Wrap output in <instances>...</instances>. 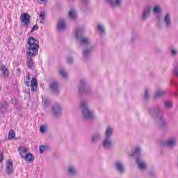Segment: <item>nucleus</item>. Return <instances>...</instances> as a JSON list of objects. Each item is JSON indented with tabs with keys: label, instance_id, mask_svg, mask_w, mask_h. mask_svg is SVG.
Listing matches in <instances>:
<instances>
[{
	"label": "nucleus",
	"instance_id": "72a5a7b5",
	"mask_svg": "<svg viewBox=\"0 0 178 178\" xmlns=\"http://www.w3.org/2000/svg\"><path fill=\"white\" fill-rule=\"evenodd\" d=\"M40 133H45L47 131V125H42L40 128Z\"/></svg>",
	"mask_w": 178,
	"mask_h": 178
},
{
	"label": "nucleus",
	"instance_id": "f8f14e48",
	"mask_svg": "<svg viewBox=\"0 0 178 178\" xmlns=\"http://www.w3.org/2000/svg\"><path fill=\"white\" fill-rule=\"evenodd\" d=\"M50 88L54 94H59L58 84L57 82H53L50 84Z\"/></svg>",
	"mask_w": 178,
	"mask_h": 178
},
{
	"label": "nucleus",
	"instance_id": "ddd939ff",
	"mask_svg": "<svg viewBox=\"0 0 178 178\" xmlns=\"http://www.w3.org/2000/svg\"><path fill=\"white\" fill-rule=\"evenodd\" d=\"M24 159H25L26 162H28L29 163H31V162L34 161V159H35V157L33 154L28 153L24 156Z\"/></svg>",
	"mask_w": 178,
	"mask_h": 178
},
{
	"label": "nucleus",
	"instance_id": "423d86ee",
	"mask_svg": "<svg viewBox=\"0 0 178 178\" xmlns=\"http://www.w3.org/2000/svg\"><path fill=\"white\" fill-rule=\"evenodd\" d=\"M83 33H84V28H78L76 31L75 35L76 38H80V43L82 45L90 47V39L87 38H83Z\"/></svg>",
	"mask_w": 178,
	"mask_h": 178
},
{
	"label": "nucleus",
	"instance_id": "58836bf2",
	"mask_svg": "<svg viewBox=\"0 0 178 178\" xmlns=\"http://www.w3.org/2000/svg\"><path fill=\"white\" fill-rule=\"evenodd\" d=\"M67 63H69L70 65L71 63H73V58H72V57H68V58H67Z\"/></svg>",
	"mask_w": 178,
	"mask_h": 178
},
{
	"label": "nucleus",
	"instance_id": "2f4dec72",
	"mask_svg": "<svg viewBox=\"0 0 178 178\" xmlns=\"http://www.w3.org/2000/svg\"><path fill=\"white\" fill-rule=\"evenodd\" d=\"M42 104L44 108H47V106L49 105V100H48V99H43Z\"/></svg>",
	"mask_w": 178,
	"mask_h": 178
},
{
	"label": "nucleus",
	"instance_id": "6ab92c4d",
	"mask_svg": "<svg viewBox=\"0 0 178 178\" xmlns=\"http://www.w3.org/2000/svg\"><path fill=\"white\" fill-rule=\"evenodd\" d=\"M106 2H108L110 3L111 6H119L120 5V3L122 2V0H116L115 1H113V0H106Z\"/></svg>",
	"mask_w": 178,
	"mask_h": 178
},
{
	"label": "nucleus",
	"instance_id": "b1692460",
	"mask_svg": "<svg viewBox=\"0 0 178 178\" xmlns=\"http://www.w3.org/2000/svg\"><path fill=\"white\" fill-rule=\"evenodd\" d=\"M97 30L100 33L101 35H104V34H105V28H104L102 24H99L97 26Z\"/></svg>",
	"mask_w": 178,
	"mask_h": 178
},
{
	"label": "nucleus",
	"instance_id": "393cba45",
	"mask_svg": "<svg viewBox=\"0 0 178 178\" xmlns=\"http://www.w3.org/2000/svg\"><path fill=\"white\" fill-rule=\"evenodd\" d=\"M164 22L168 27L170 26V15L167 14L164 17Z\"/></svg>",
	"mask_w": 178,
	"mask_h": 178
},
{
	"label": "nucleus",
	"instance_id": "a211bd4d",
	"mask_svg": "<svg viewBox=\"0 0 178 178\" xmlns=\"http://www.w3.org/2000/svg\"><path fill=\"white\" fill-rule=\"evenodd\" d=\"M149 12H151V6H147L143 12V19L144 20H145V19L148 17V16L149 15Z\"/></svg>",
	"mask_w": 178,
	"mask_h": 178
},
{
	"label": "nucleus",
	"instance_id": "c756f323",
	"mask_svg": "<svg viewBox=\"0 0 178 178\" xmlns=\"http://www.w3.org/2000/svg\"><path fill=\"white\" fill-rule=\"evenodd\" d=\"M44 17H45V13L44 11H41L40 15V19H41L40 23L44 24V22H45V19H44Z\"/></svg>",
	"mask_w": 178,
	"mask_h": 178
},
{
	"label": "nucleus",
	"instance_id": "f03ea898",
	"mask_svg": "<svg viewBox=\"0 0 178 178\" xmlns=\"http://www.w3.org/2000/svg\"><path fill=\"white\" fill-rule=\"evenodd\" d=\"M79 108L81 109L82 114L85 119H94V112L91 111L90 108H88V104L86 100L81 102Z\"/></svg>",
	"mask_w": 178,
	"mask_h": 178
},
{
	"label": "nucleus",
	"instance_id": "de8ad7c7",
	"mask_svg": "<svg viewBox=\"0 0 178 178\" xmlns=\"http://www.w3.org/2000/svg\"><path fill=\"white\" fill-rule=\"evenodd\" d=\"M40 2H47V0H40Z\"/></svg>",
	"mask_w": 178,
	"mask_h": 178
},
{
	"label": "nucleus",
	"instance_id": "412c9836",
	"mask_svg": "<svg viewBox=\"0 0 178 178\" xmlns=\"http://www.w3.org/2000/svg\"><path fill=\"white\" fill-rule=\"evenodd\" d=\"M99 138H101V135L99 133H95L92 138V143H97Z\"/></svg>",
	"mask_w": 178,
	"mask_h": 178
},
{
	"label": "nucleus",
	"instance_id": "79ce46f5",
	"mask_svg": "<svg viewBox=\"0 0 178 178\" xmlns=\"http://www.w3.org/2000/svg\"><path fill=\"white\" fill-rule=\"evenodd\" d=\"M21 73H22V72L20 71V69H17V72H16L17 76H20Z\"/></svg>",
	"mask_w": 178,
	"mask_h": 178
},
{
	"label": "nucleus",
	"instance_id": "c85d7f7f",
	"mask_svg": "<svg viewBox=\"0 0 178 178\" xmlns=\"http://www.w3.org/2000/svg\"><path fill=\"white\" fill-rule=\"evenodd\" d=\"M60 74L62 76V77H64V79L67 78V72H66V71L63 68L60 70Z\"/></svg>",
	"mask_w": 178,
	"mask_h": 178
},
{
	"label": "nucleus",
	"instance_id": "4be33fe9",
	"mask_svg": "<svg viewBox=\"0 0 178 178\" xmlns=\"http://www.w3.org/2000/svg\"><path fill=\"white\" fill-rule=\"evenodd\" d=\"M90 54H91V48L85 49L83 51V58H88V56H90Z\"/></svg>",
	"mask_w": 178,
	"mask_h": 178
},
{
	"label": "nucleus",
	"instance_id": "9b49d317",
	"mask_svg": "<svg viewBox=\"0 0 178 178\" xmlns=\"http://www.w3.org/2000/svg\"><path fill=\"white\" fill-rule=\"evenodd\" d=\"M65 29H66V22H65V19H60L57 24V30L58 31H62L65 30Z\"/></svg>",
	"mask_w": 178,
	"mask_h": 178
},
{
	"label": "nucleus",
	"instance_id": "c9c22d12",
	"mask_svg": "<svg viewBox=\"0 0 178 178\" xmlns=\"http://www.w3.org/2000/svg\"><path fill=\"white\" fill-rule=\"evenodd\" d=\"M45 146L42 145L39 147V151L40 154H42V152H44V151L45 150Z\"/></svg>",
	"mask_w": 178,
	"mask_h": 178
},
{
	"label": "nucleus",
	"instance_id": "aec40b11",
	"mask_svg": "<svg viewBox=\"0 0 178 178\" xmlns=\"http://www.w3.org/2000/svg\"><path fill=\"white\" fill-rule=\"evenodd\" d=\"M165 145H166V147H175V145H176V140L175 139H171L170 140H168L167 142L165 143Z\"/></svg>",
	"mask_w": 178,
	"mask_h": 178
},
{
	"label": "nucleus",
	"instance_id": "f257e3e1",
	"mask_svg": "<svg viewBox=\"0 0 178 178\" xmlns=\"http://www.w3.org/2000/svg\"><path fill=\"white\" fill-rule=\"evenodd\" d=\"M28 47L26 48L27 62L26 66L29 69H34V61L33 56L38 55V48H40L38 40L34 38H29L27 40Z\"/></svg>",
	"mask_w": 178,
	"mask_h": 178
},
{
	"label": "nucleus",
	"instance_id": "f3484780",
	"mask_svg": "<svg viewBox=\"0 0 178 178\" xmlns=\"http://www.w3.org/2000/svg\"><path fill=\"white\" fill-rule=\"evenodd\" d=\"M9 106V103L7 102H3V103H0V112H5L6 109H8V106Z\"/></svg>",
	"mask_w": 178,
	"mask_h": 178
},
{
	"label": "nucleus",
	"instance_id": "c03bdc74",
	"mask_svg": "<svg viewBox=\"0 0 178 178\" xmlns=\"http://www.w3.org/2000/svg\"><path fill=\"white\" fill-rule=\"evenodd\" d=\"M20 19H21L22 23H23V13H21Z\"/></svg>",
	"mask_w": 178,
	"mask_h": 178
},
{
	"label": "nucleus",
	"instance_id": "9d476101",
	"mask_svg": "<svg viewBox=\"0 0 178 178\" xmlns=\"http://www.w3.org/2000/svg\"><path fill=\"white\" fill-rule=\"evenodd\" d=\"M13 161L8 159L6 163V172L8 175H12L13 173Z\"/></svg>",
	"mask_w": 178,
	"mask_h": 178
},
{
	"label": "nucleus",
	"instance_id": "49530a36",
	"mask_svg": "<svg viewBox=\"0 0 178 178\" xmlns=\"http://www.w3.org/2000/svg\"><path fill=\"white\" fill-rule=\"evenodd\" d=\"M23 152L24 153V152H27V150L26 149V148H23Z\"/></svg>",
	"mask_w": 178,
	"mask_h": 178
},
{
	"label": "nucleus",
	"instance_id": "bb28decb",
	"mask_svg": "<svg viewBox=\"0 0 178 178\" xmlns=\"http://www.w3.org/2000/svg\"><path fill=\"white\" fill-rule=\"evenodd\" d=\"M165 91H162V90H159L157 92H156L155 95H154V98H159V97H162L163 95H165Z\"/></svg>",
	"mask_w": 178,
	"mask_h": 178
},
{
	"label": "nucleus",
	"instance_id": "39448f33",
	"mask_svg": "<svg viewBox=\"0 0 178 178\" xmlns=\"http://www.w3.org/2000/svg\"><path fill=\"white\" fill-rule=\"evenodd\" d=\"M149 112L153 118L159 120L161 126H165L166 124V122L163 120V114L159 111V108H152Z\"/></svg>",
	"mask_w": 178,
	"mask_h": 178
},
{
	"label": "nucleus",
	"instance_id": "5701e85b",
	"mask_svg": "<svg viewBox=\"0 0 178 178\" xmlns=\"http://www.w3.org/2000/svg\"><path fill=\"white\" fill-rule=\"evenodd\" d=\"M173 73H174L175 76L178 77V60H176L174 64Z\"/></svg>",
	"mask_w": 178,
	"mask_h": 178
},
{
	"label": "nucleus",
	"instance_id": "7c9ffc66",
	"mask_svg": "<svg viewBox=\"0 0 178 178\" xmlns=\"http://www.w3.org/2000/svg\"><path fill=\"white\" fill-rule=\"evenodd\" d=\"M69 173H70V175H76L77 171L76 170L75 168L72 167L69 168Z\"/></svg>",
	"mask_w": 178,
	"mask_h": 178
},
{
	"label": "nucleus",
	"instance_id": "dca6fc26",
	"mask_svg": "<svg viewBox=\"0 0 178 178\" xmlns=\"http://www.w3.org/2000/svg\"><path fill=\"white\" fill-rule=\"evenodd\" d=\"M116 169L120 173H123L124 172V167L123 166V164L120 161H117L115 163Z\"/></svg>",
	"mask_w": 178,
	"mask_h": 178
},
{
	"label": "nucleus",
	"instance_id": "6e6552de",
	"mask_svg": "<svg viewBox=\"0 0 178 178\" xmlns=\"http://www.w3.org/2000/svg\"><path fill=\"white\" fill-rule=\"evenodd\" d=\"M31 22V16L26 13H23V26L29 29L30 27V23Z\"/></svg>",
	"mask_w": 178,
	"mask_h": 178
},
{
	"label": "nucleus",
	"instance_id": "0eeeda50",
	"mask_svg": "<svg viewBox=\"0 0 178 178\" xmlns=\"http://www.w3.org/2000/svg\"><path fill=\"white\" fill-rule=\"evenodd\" d=\"M31 79L30 74H27L25 84L27 86V87H31V91H36L37 88H38V81H37V79L35 78H32V80L30 81Z\"/></svg>",
	"mask_w": 178,
	"mask_h": 178
},
{
	"label": "nucleus",
	"instance_id": "f704fd0d",
	"mask_svg": "<svg viewBox=\"0 0 178 178\" xmlns=\"http://www.w3.org/2000/svg\"><path fill=\"white\" fill-rule=\"evenodd\" d=\"M165 108H172V103L170 102H165Z\"/></svg>",
	"mask_w": 178,
	"mask_h": 178
},
{
	"label": "nucleus",
	"instance_id": "473e14b6",
	"mask_svg": "<svg viewBox=\"0 0 178 178\" xmlns=\"http://www.w3.org/2000/svg\"><path fill=\"white\" fill-rule=\"evenodd\" d=\"M18 152L21 156V158H23V146H19L18 148Z\"/></svg>",
	"mask_w": 178,
	"mask_h": 178
},
{
	"label": "nucleus",
	"instance_id": "a19ab883",
	"mask_svg": "<svg viewBox=\"0 0 178 178\" xmlns=\"http://www.w3.org/2000/svg\"><path fill=\"white\" fill-rule=\"evenodd\" d=\"M2 162H3V155L2 151H0V163H2Z\"/></svg>",
	"mask_w": 178,
	"mask_h": 178
},
{
	"label": "nucleus",
	"instance_id": "e433bc0d",
	"mask_svg": "<svg viewBox=\"0 0 178 178\" xmlns=\"http://www.w3.org/2000/svg\"><path fill=\"white\" fill-rule=\"evenodd\" d=\"M159 10H161L159 9V6H156L154 7V13H159Z\"/></svg>",
	"mask_w": 178,
	"mask_h": 178
},
{
	"label": "nucleus",
	"instance_id": "4468645a",
	"mask_svg": "<svg viewBox=\"0 0 178 178\" xmlns=\"http://www.w3.org/2000/svg\"><path fill=\"white\" fill-rule=\"evenodd\" d=\"M54 115H60L62 113V107L59 104H56L52 107Z\"/></svg>",
	"mask_w": 178,
	"mask_h": 178
},
{
	"label": "nucleus",
	"instance_id": "09e8293b",
	"mask_svg": "<svg viewBox=\"0 0 178 178\" xmlns=\"http://www.w3.org/2000/svg\"><path fill=\"white\" fill-rule=\"evenodd\" d=\"M157 19L159 20V16L157 15Z\"/></svg>",
	"mask_w": 178,
	"mask_h": 178
},
{
	"label": "nucleus",
	"instance_id": "37998d69",
	"mask_svg": "<svg viewBox=\"0 0 178 178\" xmlns=\"http://www.w3.org/2000/svg\"><path fill=\"white\" fill-rule=\"evenodd\" d=\"M171 53H172V55H176V54H177V51H176V50L175 49H172L171 50Z\"/></svg>",
	"mask_w": 178,
	"mask_h": 178
},
{
	"label": "nucleus",
	"instance_id": "cd10ccee",
	"mask_svg": "<svg viewBox=\"0 0 178 178\" xmlns=\"http://www.w3.org/2000/svg\"><path fill=\"white\" fill-rule=\"evenodd\" d=\"M16 136L15 131L11 130L8 133V140H13Z\"/></svg>",
	"mask_w": 178,
	"mask_h": 178
},
{
	"label": "nucleus",
	"instance_id": "a18cd8bd",
	"mask_svg": "<svg viewBox=\"0 0 178 178\" xmlns=\"http://www.w3.org/2000/svg\"><path fill=\"white\" fill-rule=\"evenodd\" d=\"M83 3H87V2H88V0H82Z\"/></svg>",
	"mask_w": 178,
	"mask_h": 178
},
{
	"label": "nucleus",
	"instance_id": "a878e982",
	"mask_svg": "<svg viewBox=\"0 0 178 178\" xmlns=\"http://www.w3.org/2000/svg\"><path fill=\"white\" fill-rule=\"evenodd\" d=\"M69 16L70 19H76V10L75 9H71L69 12Z\"/></svg>",
	"mask_w": 178,
	"mask_h": 178
},
{
	"label": "nucleus",
	"instance_id": "1a4fd4ad",
	"mask_svg": "<svg viewBox=\"0 0 178 178\" xmlns=\"http://www.w3.org/2000/svg\"><path fill=\"white\" fill-rule=\"evenodd\" d=\"M88 91H90V89L86 86V79H81L79 88L80 94H87Z\"/></svg>",
	"mask_w": 178,
	"mask_h": 178
},
{
	"label": "nucleus",
	"instance_id": "7ed1b4c3",
	"mask_svg": "<svg viewBox=\"0 0 178 178\" xmlns=\"http://www.w3.org/2000/svg\"><path fill=\"white\" fill-rule=\"evenodd\" d=\"M112 134H113V129L112 127H108L106 130L105 138L103 141L104 148H109L111 147V145H112V140H111Z\"/></svg>",
	"mask_w": 178,
	"mask_h": 178
},
{
	"label": "nucleus",
	"instance_id": "ea45409f",
	"mask_svg": "<svg viewBox=\"0 0 178 178\" xmlns=\"http://www.w3.org/2000/svg\"><path fill=\"white\" fill-rule=\"evenodd\" d=\"M144 99H148V90H145Z\"/></svg>",
	"mask_w": 178,
	"mask_h": 178
},
{
	"label": "nucleus",
	"instance_id": "2eb2a0df",
	"mask_svg": "<svg viewBox=\"0 0 178 178\" xmlns=\"http://www.w3.org/2000/svg\"><path fill=\"white\" fill-rule=\"evenodd\" d=\"M0 70L5 77L9 76V71H8V67H6V65H1L0 66Z\"/></svg>",
	"mask_w": 178,
	"mask_h": 178
},
{
	"label": "nucleus",
	"instance_id": "4c0bfd02",
	"mask_svg": "<svg viewBox=\"0 0 178 178\" xmlns=\"http://www.w3.org/2000/svg\"><path fill=\"white\" fill-rule=\"evenodd\" d=\"M36 30H38V26L34 25L31 29V33H34Z\"/></svg>",
	"mask_w": 178,
	"mask_h": 178
},
{
	"label": "nucleus",
	"instance_id": "20e7f679",
	"mask_svg": "<svg viewBox=\"0 0 178 178\" xmlns=\"http://www.w3.org/2000/svg\"><path fill=\"white\" fill-rule=\"evenodd\" d=\"M140 154H141V148L137 147L135 149L134 152L131 154L132 156H137L136 158V162L138 163V166L140 170H144L147 168V165H145V163L141 159V157H140Z\"/></svg>",
	"mask_w": 178,
	"mask_h": 178
}]
</instances>
